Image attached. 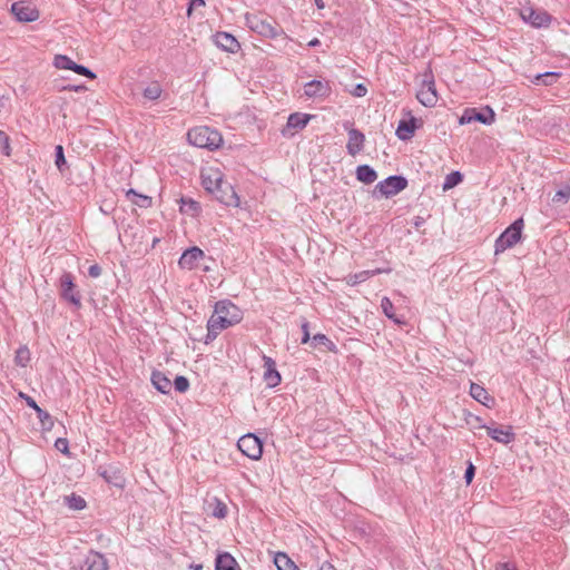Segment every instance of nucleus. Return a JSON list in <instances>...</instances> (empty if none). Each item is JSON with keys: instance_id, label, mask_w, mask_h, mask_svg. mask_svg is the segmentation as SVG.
<instances>
[{"instance_id": "f03ea898", "label": "nucleus", "mask_w": 570, "mask_h": 570, "mask_svg": "<svg viewBox=\"0 0 570 570\" xmlns=\"http://www.w3.org/2000/svg\"><path fill=\"white\" fill-rule=\"evenodd\" d=\"M187 139L189 144L198 148H207L209 150L217 149L223 144L220 132L208 126H199L188 130Z\"/></svg>"}, {"instance_id": "5fc2aeb1", "label": "nucleus", "mask_w": 570, "mask_h": 570, "mask_svg": "<svg viewBox=\"0 0 570 570\" xmlns=\"http://www.w3.org/2000/svg\"><path fill=\"white\" fill-rule=\"evenodd\" d=\"M495 570H517V568L510 563H500Z\"/></svg>"}, {"instance_id": "37998d69", "label": "nucleus", "mask_w": 570, "mask_h": 570, "mask_svg": "<svg viewBox=\"0 0 570 570\" xmlns=\"http://www.w3.org/2000/svg\"><path fill=\"white\" fill-rule=\"evenodd\" d=\"M219 333H220V330H218V327H216V325H213L212 323L207 322V334H206L205 343L208 344L212 341H214Z\"/></svg>"}, {"instance_id": "c03bdc74", "label": "nucleus", "mask_w": 570, "mask_h": 570, "mask_svg": "<svg viewBox=\"0 0 570 570\" xmlns=\"http://www.w3.org/2000/svg\"><path fill=\"white\" fill-rule=\"evenodd\" d=\"M252 440L255 442L257 448L255 452H252V460H259L263 454V442L254 433H252Z\"/></svg>"}, {"instance_id": "4c0bfd02", "label": "nucleus", "mask_w": 570, "mask_h": 570, "mask_svg": "<svg viewBox=\"0 0 570 570\" xmlns=\"http://www.w3.org/2000/svg\"><path fill=\"white\" fill-rule=\"evenodd\" d=\"M55 164L60 173H63L67 168V160L61 145H57L55 148Z\"/></svg>"}, {"instance_id": "2f4dec72", "label": "nucleus", "mask_w": 570, "mask_h": 570, "mask_svg": "<svg viewBox=\"0 0 570 570\" xmlns=\"http://www.w3.org/2000/svg\"><path fill=\"white\" fill-rule=\"evenodd\" d=\"M127 196L130 197L132 196L134 198L131 199L132 203L141 208H147L151 205V197L149 196H146V195H141V194H138L136 190L134 189H129L127 191Z\"/></svg>"}, {"instance_id": "ea45409f", "label": "nucleus", "mask_w": 570, "mask_h": 570, "mask_svg": "<svg viewBox=\"0 0 570 570\" xmlns=\"http://www.w3.org/2000/svg\"><path fill=\"white\" fill-rule=\"evenodd\" d=\"M174 387L179 393H185L189 389V381L184 375H177L174 380Z\"/></svg>"}, {"instance_id": "680f3d73", "label": "nucleus", "mask_w": 570, "mask_h": 570, "mask_svg": "<svg viewBox=\"0 0 570 570\" xmlns=\"http://www.w3.org/2000/svg\"><path fill=\"white\" fill-rule=\"evenodd\" d=\"M190 568H191L193 570H203V569H204V568H203V564H191V566H190Z\"/></svg>"}, {"instance_id": "13d9d810", "label": "nucleus", "mask_w": 570, "mask_h": 570, "mask_svg": "<svg viewBox=\"0 0 570 570\" xmlns=\"http://www.w3.org/2000/svg\"><path fill=\"white\" fill-rule=\"evenodd\" d=\"M321 570H337L332 563L330 562H324L322 566H321Z\"/></svg>"}, {"instance_id": "c9c22d12", "label": "nucleus", "mask_w": 570, "mask_h": 570, "mask_svg": "<svg viewBox=\"0 0 570 570\" xmlns=\"http://www.w3.org/2000/svg\"><path fill=\"white\" fill-rule=\"evenodd\" d=\"M66 503L68 508L76 511H80L86 508V500L80 495H76L75 493H72L69 497H66Z\"/></svg>"}, {"instance_id": "e433bc0d", "label": "nucleus", "mask_w": 570, "mask_h": 570, "mask_svg": "<svg viewBox=\"0 0 570 570\" xmlns=\"http://www.w3.org/2000/svg\"><path fill=\"white\" fill-rule=\"evenodd\" d=\"M180 203H181L180 212H183V213L194 215L199 210V204L191 198L181 197Z\"/></svg>"}, {"instance_id": "0eeeda50", "label": "nucleus", "mask_w": 570, "mask_h": 570, "mask_svg": "<svg viewBox=\"0 0 570 570\" xmlns=\"http://www.w3.org/2000/svg\"><path fill=\"white\" fill-rule=\"evenodd\" d=\"M60 296L62 299L73 305L77 309L81 307V295L76 288L73 276L69 272H65L59 278Z\"/></svg>"}, {"instance_id": "b1692460", "label": "nucleus", "mask_w": 570, "mask_h": 570, "mask_svg": "<svg viewBox=\"0 0 570 570\" xmlns=\"http://www.w3.org/2000/svg\"><path fill=\"white\" fill-rule=\"evenodd\" d=\"M151 383L154 387L163 394H168L171 390L173 383L167 375L160 371H154L151 373Z\"/></svg>"}, {"instance_id": "dca6fc26", "label": "nucleus", "mask_w": 570, "mask_h": 570, "mask_svg": "<svg viewBox=\"0 0 570 570\" xmlns=\"http://www.w3.org/2000/svg\"><path fill=\"white\" fill-rule=\"evenodd\" d=\"M481 429H484L488 433V435L502 444H509L514 440V433L512 426H488V425H481Z\"/></svg>"}, {"instance_id": "a211bd4d", "label": "nucleus", "mask_w": 570, "mask_h": 570, "mask_svg": "<svg viewBox=\"0 0 570 570\" xmlns=\"http://www.w3.org/2000/svg\"><path fill=\"white\" fill-rule=\"evenodd\" d=\"M304 94L308 98L327 97L331 94L328 81L312 80L304 86Z\"/></svg>"}, {"instance_id": "49530a36", "label": "nucleus", "mask_w": 570, "mask_h": 570, "mask_svg": "<svg viewBox=\"0 0 570 570\" xmlns=\"http://www.w3.org/2000/svg\"><path fill=\"white\" fill-rule=\"evenodd\" d=\"M474 473H475V468L470 462L468 468H466L465 474H464V479H465L466 484H471V482L473 481V478H474Z\"/></svg>"}, {"instance_id": "79ce46f5", "label": "nucleus", "mask_w": 570, "mask_h": 570, "mask_svg": "<svg viewBox=\"0 0 570 570\" xmlns=\"http://www.w3.org/2000/svg\"><path fill=\"white\" fill-rule=\"evenodd\" d=\"M0 144H1V150L6 156H10L11 154V147H10V139L8 135L0 130Z\"/></svg>"}, {"instance_id": "de8ad7c7", "label": "nucleus", "mask_w": 570, "mask_h": 570, "mask_svg": "<svg viewBox=\"0 0 570 570\" xmlns=\"http://www.w3.org/2000/svg\"><path fill=\"white\" fill-rule=\"evenodd\" d=\"M559 77H560V73H557V72H546L544 75L538 76L537 79L547 78L548 80H544V83L546 85H551Z\"/></svg>"}, {"instance_id": "8fccbe9b", "label": "nucleus", "mask_w": 570, "mask_h": 570, "mask_svg": "<svg viewBox=\"0 0 570 570\" xmlns=\"http://www.w3.org/2000/svg\"><path fill=\"white\" fill-rule=\"evenodd\" d=\"M20 397L26 401V404L35 411H37L40 407L31 396L24 393H20Z\"/></svg>"}, {"instance_id": "c85d7f7f", "label": "nucleus", "mask_w": 570, "mask_h": 570, "mask_svg": "<svg viewBox=\"0 0 570 570\" xmlns=\"http://www.w3.org/2000/svg\"><path fill=\"white\" fill-rule=\"evenodd\" d=\"M208 513L215 518L223 519L227 514V507L224 502L214 498L212 502H208Z\"/></svg>"}, {"instance_id": "9b49d317", "label": "nucleus", "mask_w": 570, "mask_h": 570, "mask_svg": "<svg viewBox=\"0 0 570 570\" xmlns=\"http://www.w3.org/2000/svg\"><path fill=\"white\" fill-rule=\"evenodd\" d=\"M484 110H485L487 114L478 111L476 108H466V109H464L462 116L459 119V124L460 125H466V124H470L472 121H479V122L484 124V125L493 124L494 120H495V112H494V110L490 106H487L484 108Z\"/></svg>"}, {"instance_id": "412c9836", "label": "nucleus", "mask_w": 570, "mask_h": 570, "mask_svg": "<svg viewBox=\"0 0 570 570\" xmlns=\"http://www.w3.org/2000/svg\"><path fill=\"white\" fill-rule=\"evenodd\" d=\"M100 476L104 478V480L116 487V488H124L126 483V479L121 471L116 466H109L108 469H105L99 472Z\"/></svg>"}, {"instance_id": "052dcab7", "label": "nucleus", "mask_w": 570, "mask_h": 570, "mask_svg": "<svg viewBox=\"0 0 570 570\" xmlns=\"http://www.w3.org/2000/svg\"><path fill=\"white\" fill-rule=\"evenodd\" d=\"M317 45H320V40L317 38H314L308 42V46L311 47H315Z\"/></svg>"}, {"instance_id": "1a4fd4ad", "label": "nucleus", "mask_w": 570, "mask_h": 570, "mask_svg": "<svg viewBox=\"0 0 570 570\" xmlns=\"http://www.w3.org/2000/svg\"><path fill=\"white\" fill-rule=\"evenodd\" d=\"M73 570H108V561L105 556L95 550H90L81 559L72 564Z\"/></svg>"}, {"instance_id": "f704fd0d", "label": "nucleus", "mask_w": 570, "mask_h": 570, "mask_svg": "<svg viewBox=\"0 0 570 570\" xmlns=\"http://www.w3.org/2000/svg\"><path fill=\"white\" fill-rule=\"evenodd\" d=\"M462 179H463V177L460 171H452L444 179L443 187H442L443 190L448 191V190L452 189L453 187L459 185L462 181Z\"/></svg>"}, {"instance_id": "ddd939ff", "label": "nucleus", "mask_w": 570, "mask_h": 570, "mask_svg": "<svg viewBox=\"0 0 570 570\" xmlns=\"http://www.w3.org/2000/svg\"><path fill=\"white\" fill-rule=\"evenodd\" d=\"M11 13L20 22H32L39 18L37 8L26 1L13 2L11 4Z\"/></svg>"}, {"instance_id": "6e6d98bb", "label": "nucleus", "mask_w": 570, "mask_h": 570, "mask_svg": "<svg viewBox=\"0 0 570 570\" xmlns=\"http://www.w3.org/2000/svg\"><path fill=\"white\" fill-rule=\"evenodd\" d=\"M65 89H69V90H73V91H82L86 89V86L85 85H76V86H68V87H65Z\"/></svg>"}, {"instance_id": "a878e982", "label": "nucleus", "mask_w": 570, "mask_h": 570, "mask_svg": "<svg viewBox=\"0 0 570 570\" xmlns=\"http://www.w3.org/2000/svg\"><path fill=\"white\" fill-rule=\"evenodd\" d=\"M274 563L278 570H299L297 564L284 552H277Z\"/></svg>"}, {"instance_id": "6e6552de", "label": "nucleus", "mask_w": 570, "mask_h": 570, "mask_svg": "<svg viewBox=\"0 0 570 570\" xmlns=\"http://www.w3.org/2000/svg\"><path fill=\"white\" fill-rule=\"evenodd\" d=\"M406 185L407 181L403 177L390 176L375 186L373 196L390 198L402 191Z\"/></svg>"}, {"instance_id": "bb28decb", "label": "nucleus", "mask_w": 570, "mask_h": 570, "mask_svg": "<svg viewBox=\"0 0 570 570\" xmlns=\"http://www.w3.org/2000/svg\"><path fill=\"white\" fill-rule=\"evenodd\" d=\"M356 178L364 184H372L377 179V174L370 166L362 165L356 169Z\"/></svg>"}, {"instance_id": "2eb2a0df", "label": "nucleus", "mask_w": 570, "mask_h": 570, "mask_svg": "<svg viewBox=\"0 0 570 570\" xmlns=\"http://www.w3.org/2000/svg\"><path fill=\"white\" fill-rule=\"evenodd\" d=\"M314 115L304 112H293L288 116L286 126L282 130L284 136H294L297 131L303 130Z\"/></svg>"}, {"instance_id": "c756f323", "label": "nucleus", "mask_w": 570, "mask_h": 570, "mask_svg": "<svg viewBox=\"0 0 570 570\" xmlns=\"http://www.w3.org/2000/svg\"><path fill=\"white\" fill-rule=\"evenodd\" d=\"M313 342L315 343V346H323L326 352L337 353L336 344L332 340H330L325 334L320 333L314 335Z\"/></svg>"}, {"instance_id": "f3484780", "label": "nucleus", "mask_w": 570, "mask_h": 570, "mask_svg": "<svg viewBox=\"0 0 570 570\" xmlns=\"http://www.w3.org/2000/svg\"><path fill=\"white\" fill-rule=\"evenodd\" d=\"M263 380L268 387H275L281 383V374L276 370L275 362L267 356H263Z\"/></svg>"}, {"instance_id": "cd10ccee", "label": "nucleus", "mask_w": 570, "mask_h": 570, "mask_svg": "<svg viewBox=\"0 0 570 570\" xmlns=\"http://www.w3.org/2000/svg\"><path fill=\"white\" fill-rule=\"evenodd\" d=\"M382 273L381 269H376V271H362V272H358V273H355V274H350L347 277H346V284L350 285V286H355L360 283H363L365 281H367L370 277L376 275V274H380Z\"/></svg>"}, {"instance_id": "a18cd8bd", "label": "nucleus", "mask_w": 570, "mask_h": 570, "mask_svg": "<svg viewBox=\"0 0 570 570\" xmlns=\"http://www.w3.org/2000/svg\"><path fill=\"white\" fill-rule=\"evenodd\" d=\"M206 4L205 0H189L187 7V16H191L193 10L198 7H204Z\"/></svg>"}, {"instance_id": "3c124183", "label": "nucleus", "mask_w": 570, "mask_h": 570, "mask_svg": "<svg viewBox=\"0 0 570 570\" xmlns=\"http://www.w3.org/2000/svg\"><path fill=\"white\" fill-rule=\"evenodd\" d=\"M88 275L92 278H97L101 275V267L98 264L90 265L88 268Z\"/></svg>"}, {"instance_id": "9d476101", "label": "nucleus", "mask_w": 570, "mask_h": 570, "mask_svg": "<svg viewBox=\"0 0 570 570\" xmlns=\"http://www.w3.org/2000/svg\"><path fill=\"white\" fill-rule=\"evenodd\" d=\"M403 115L404 118L399 121L396 128V136L401 140H410L414 136L415 130L423 126V120L414 117L411 111L403 110Z\"/></svg>"}, {"instance_id": "7ed1b4c3", "label": "nucleus", "mask_w": 570, "mask_h": 570, "mask_svg": "<svg viewBox=\"0 0 570 570\" xmlns=\"http://www.w3.org/2000/svg\"><path fill=\"white\" fill-rule=\"evenodd\" d=\"M239 321L240 312L238 307L229 301L217 302L214 314L208 320L209 323L216 325L220 331L238 323Z\"/></svg>"}, {"instance_id": "473e14b6", "label": "nucleus", "mask_w": 570, "mask_h": 570, "mask_svg": "<svg viewBox=\"0 0 570 570\" xmlns=\"http://www.w3.org/2000/svg\"><path fill=\"white\" fill-rule=\"evenodd\" d=\"M570 199V186L564 185L552 196L551 200L557 205H564Z\"/></svg>"}, {"instance_id": "864d4df0", "label": "nucleus", "mask_w": 570, "mask_h": 570, "mask_svg": "<svg viewBox=\"0 0 570 570\" xmlns=\"http://www.w3.org/2000/svg\"><path fill=\"white\" fill-rule=\"evenodd\" d=\"M56 448L62 453H68V441L66 439H58L56 441Z\"/></svg>"}, {"instance_id": "aec40b11", "label": "nucleus", "mask_w": 570, "mask_h": 570, "mask_svg": "<svg viewBox=\"0 0 570 570\" xmlns=\"http://www.w3.org/2000/svg\"><path fill=\"white\" fill-rule=\"evenodd\" d=\"M365 136L357 129H350L348 130V140L346 145L347 153L351 156H356L364 146Z\"/></svg>"}, {"instance_id": "6ab92c4d", "label": "nucleus", "mask_w": 570, "mask_h": 570, "mask_svg": "<svg viewBox=\"0 0 570 570\" xmlns=\"http://www.w3.org/2000/svg\"><path fill=\"white\" fill-rule=\"evenodd\" d=\"M214 42L216 46L227 52H236L239 49V42L237 39L228 32H217L214 36Z\"/></svg>"}, {"instance_id": "4be33fe9", "label": "nucleus", "mask_w": 570, "mask_h": 570, "mask_svg": "<svg viewBox=\"0 0 570 570\" xmlns=\"http://www.w3.org/2000/svg\"><path fill=\"white\" fill-rule=\"evenodd\" d=\"M470 395L475 401L480 402L481 404L489 409H491L494 405V399L488 393V391L483 386L476 383H471Z\"/></svg>"}, {"instance_id": "39448f33", "label": "nucleus", "mask_w": 570, "mask_h": 570, "mask_svg": "<svg viewBox=\"0 0 570 570\" xmlns=\"http://www.w3.org/2000/svg\"><path fill=\"white\" fill-rule=\"evenodd\" d=\"M415 97L419 102L426 108H433L436 106L439 101V94L431 71L423 75V79L419 83Z\"/></svg>"}, {"instance_id": "f257e3e1", "label": "nucleus", "mask_w": 570, "mask_h": 570, "mask_svg": "<svg viewBox=\"0 0 570 570\" xmlns=\"http://www.w3.org/2000/svg\"><path fill=\"white\" fill-rule=\"evenodd\" d=\"M202 185L219 203L242 208L240 197L230 184L223 180V174L218 169L208 168L203 170Z\"/></svg>"}, {"instance_id": "09e8293b", "label": "nucleus", "mask_w": 570, "mask_h": 570, "mask_svg": "<svg viewBox=\"0 0 570 570\" xmlns=\"http://www.w3.org/2000/svg\"><path fill=\"white\" fill-rule=\"evenodd\" d=\"M302 331H303L302 344H306L311 340L308 322L305 321L302 324Z\"/></svg>"}, {"instance_id": "603ef678", "label": "nucleus", "mask_w": 570, "mask_h": 570, "mask_svg": "<svg viewBox=\"0 0 570 570\" xmlns=\"http://www.w3.org/2000/svg\"><path fill=\"white\" fill-rule=\"evenodd\" d=\"M367 92V88L363 83H358L355 86L352 95L355 97H364Z\"/></svg>"}, {"instance_id": "7c9ffc66", "label": "nucleus", "mask_w": 570, "mask_h": 570, "mask_svg": "<svg viewBox=\"0 0 570 570\" xmlns=\"http://www.w3.org/2000/svg\"><path fill=\"white\" fill-rule=\"evenodd\" d=\"M381 307L385 316H387L390 320L395 322L396 324H405L404 321L397 318L394 314V306L393 303L389 297H383L381 301Z\"/></svg>"}, {"instance_id": "393cba45", "label": "nucleus", "mask_w": 570, "mask_h": 570, "mask_svg": "<svg viewBox=\"0 0 570 570\" xmlns=\"http://www.w3.org/2000/svg\"><path fill=\"white\" fill-rule=\"evenodd\" d=\"M163 88L158 81H151L142 89V98L147 101H156L161 97Z\"/></svg>"}, {"instance_id": "5701e85b", "label": "nucleus", "mask_w": 570, "mask_h": 570, "mask_svg": "<svg viewBox=\"0 0 570 570\" xmlns=\"http://www.w3.org/2000/svg\"><path fill=\"white\" fill-rule=\"evenodd\" d=\"M215 570H242L229 552H219L215 559Z\"/></svg>"}, {"instance_id": "bf43d9fd", "label": "nucleus", "mask_w": 570, "mask_h": 570, "mask_svg": "<svg viewBox=\"0 0 570 570\" xmlns=\"http://www.w3.org/2000/svg\"><path fill=\"white\" fill-rule=\"evenodd\" d=\"M314 2H315L316 7L318 9H324L325 8V3H324L323 0H314Z\"/></svg>"}, {"instance_id": "58836bf2", "label": "nucleus", "mask_w": 570, "mask_h": 570, "mask_svg": "<svg viewBox=\"0 0 570 570\" xmlns=\"http://www.w3.org/2000/svg\"><path fill=\"white\" fill-rule=\"evenodd\" d=\"M37 417L39 419L41 425L43 429H51V426L53 425V421H52V417L51 415L42 410L41 407H39L37 411Z\"/></svg>"}, {"instance_id": "20e7f679", "label": "nucleus", "mask_w": 570, "mask_h": 570, "mask_svg": "<svg viewBox=\"0 0 570 570\" xmlns=\"http://www.w3.org/2000/svg\"><path fill=\"white\" fill-rule=\"evenodd\" d=\"M524 227L523 218L517 219L512 223L495 240L494 254L505 252L521 240L522 230Z\"/></svg>"}, {"instance_id": "f8f14e48", "label": "nucleus", "mask_w": 570, "mask_h": 570, "mask_svg": "<svg viewBox=\"0 0 570 570\" xmlns=\"http://www.w3.org/2000/svg\"><path fill=\"white\" fill-rule=\"evenodd\" d=\"M53 65L58 69L72 70L80 76H85L89 79H96V73L83 65L76 63L71 58L65 55H57L53 60Z\"/></svg>"}, {"instance_id": "4d7b16f0", "label": "nucleus", "mask_w": 570, "mask_h": 570, "mask_svg": "<svg viewBox=\"0 0 570 570\" xmlns=\"http://www.w3.org/2000/svg\"><path fill=\"white\" fill-rule=\"evenodd\" d=\"M208 261H205V262H202L200 263V269L203 272H210L213 269V267L210 265L207 264Z\"/></svg>"}, {"instance_id": "4468645a", "label": "nucleus", "mask_w": 570, "mask_h": 570, "mask_svg": "<svg viewBox=\"0 0 570 570\" xmlns=\"http://www.w3.org/2000/svg\"><path fill=\"white\" fill-rule=\"evenodd\" d=\"M521 19L534 28L548 27L551 22V17L543 10H535L533 8H524L520 10Z\"/></svg>"}, {"instance_id": "72a5a7b5", "label": "nucleus", "mask_w": 570, "mask_h": 570, "mask_svg": "<svg viewBox=\"0 0 570 570\" xmlns=\"http://www.w3.org/2000/svg\"><path fill=\"white\" fill-rule=\"evenodd\" d=\"M30 362V351L23 345L16 351L14 363L18 366L26 367Z\"/></svg>"}, {"instance_id": "423d86ee", "label": "nucleus", "mask_w": 570, "mask_h": 570, "mask_svg": "<svg viewBox=\"0 0 570 570\" xmlns=\"http://www.w3.org/2000/svg\"><path fill=\"white\" fill-rule=\"evenodd\" d=\"M205 261L215 262L212 257L206 256L202 248L191 246L183 252L178 259V266L180 269L194 271L200 267V263Z\"/></svg>"}, {"instance_id": "a19ab883", "label": "nucleus", "mask_w": 570, "mask_h": 570, "mask_svg": "<svg viewBox=\"0 0 570 570\" xmlns=\"http://www.w3.org/2000/svg\"><path fill=\"white\" fill-rule=\"evenodd\" d=\"M249 433H246L244 435H242L238 441H237V448L239 449V451H242V453L249 458Z\"/></svg>"}, {"instance_id": "e2e57ef3", "label": "nucleus", "mask_w": 570, "mask_h": 570, "mask_svg": "<svg viewBox=\"0 0 570 570\" xmlns=\"http://www.w3.org/2000/svg\"><path fill=\"white\" fill-rule=\"evenodd\" d=\"M244 18L248 22L249 21V12L244 13Z\"/></svg>"}]
</instances>
